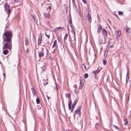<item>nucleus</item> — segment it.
Masks as SVG:
<instances>
[{
	"instance_id": "nucleus-1",
	"label": "nucleus",
	"mask_w": 131,
	"mask_h": 131,
	"mask_svg": "<svg viewBox=\"0 0 131 131\" xmlns=\"http://www.w3.org/2000/svg\"><path fill=\"white\" fill-rule=\"evenodd\" d=\"M12 32L11 31H6L4 32L3 35V42H6L3 47V49H9L11 50L12 49Z\"/></svg>"
},
{
	"instance_id": "nucleus-2",
	"label": "nucleus",
	"mask_w": 131,
	"mask_h": 131,
	"mask_svg": "<svg viewBox=\"0 0 131 131\" xmlns=\"http://www.w3.org/2000/svg\"><path fill=\"white\" fill-rule=\"evenodd\" d=\"M4 9L5 11L8 14V16L9 17L11 13V10L9 7V5L7 3H5L4 5Z\"/></svg>"
},
{
	"instance_id": "nucleus-3",
	"label": "nucleus",
	"mask_w": 131,
	"mask_h": 131,
	"mask_svg": "<svg viewBox=\"0 0 131 131\" xmlns=\"http://www.w3.org/2000/svg\"><path fill=\"white\" fill-rule=\"evenodd\" d=\"M41 51H38V56L40 58L43 57L44 56V49L43 48H41Z\"/></svg>"
},
{
	"instance_id": "nucleus-4",
	"label": "nucleus",
	"mask_w": 131,
	"mask_h": 131,
	"mask_svg": "<svg viewBox=\"0 0 131 131\" xmlns=\"http://www.w3.org/2000/svg\"><path fill=\"white\" fill-rule=\"evenodd\" d=\"M81 106L78 107L77 110L75 111V113L79 115H80L81 114Z\"/></svg>"
},
{
	"instance_id": "nucleus-5",
	"label": "nucleus",
	"mask_w": 131,
	"mask_h": 131,
	"mask_svg": "<svg viewBox=\"0 0 131 131\" xmlns=\"http://www.w3.org/2000/svg\"><path fill=\"white\" fill-rule=\"evenodd\" d=\"M121 32L120 31L117 30L115 32V34L116 35V38H118L121 35Z\"/></svg>"
},
{
	"instance_id": "nucleus-6",
	"label": "nucleus",
	"mask_w": 131,
	"mask_h": 131,
	"mask_svg": "<svg viewBox=\"0 0 131 131\" xmlns=\"http://www.w3.org/2000/svg\"><path fill=\"white\" fill-rule=\"evenodd\" d=\"M50 11H48L47 13H44L43 15L45 18L47 19H49L50 18V16L49 14Z\"/></svg>"
},
{
	"instance_id": "nucleus-7",
	"label": "nucleus",
	"mask_w": 131,
	"mask_h": 131,
	"mask_svg": "<svg viewBox=\"0 0 131 131\" xmlns=\"http://www.w3.org/2000/svg\"><path fill=\"white\" fill-rule=\"evenodd\" d=\"M14 2L15 3L17 4V6L19 5L22 3V0H14Z\"/></svg>"
},
{
	"instance_id": "nucleus-8",
	"label": "nucleus",
	"mask_w": 131,
	"mask_h": 131,
	"mask_svg": "<svg viewBox=\"0 0 131 131\" xmlns=\"http://www.w3.org/2000/svg\"><path fill=\"white\" fill-rule=\"evenodd\" d=\"M102 34L103 36L104 37H106L107 35V31L104 29L102 30Z\"/></svg>"
},
{
	"instance_id": "nucleus-9",
	"label": "nucleus",
	"mask_w": 131,
	"mask_h": 131,
	"mask_svg": "<svg viewBox=\"0 0 131 131\" xmlns=\"http://www.w3.org/2000/svg\"><path fill=\"white\" fill-rule=\"evenodd\" d=\"M50 31L48 30L45 33V35L48 37V39H49L50 38Z\"/></svg>"
},
{
	"instance_id": "nucleus-10",
	"label": "nucleus",
	"mask_w": 131,
	"mask_h": 131,
	"mask_svg": "<svg viewBox=\"0 0 131 131\" xmlns=\"http://www.w3.org/2000/svg\"><path fill=\"white\" fill-rule=\"evenodd\" d=\"M102 26L101 25H99L98 26L97 30V31L98 33H100L101 32L102 30Z\"/></svg>"
},
{
	"instance_id": "nucleus-11",
	"label": "nucleus",
	"mask_w": 131,
	"mask_h": 131,
	"mask_svg": "<svg viewBox=\"0 0 131 131\" xmlns=\"http://www.w3.org/2000/svg\"><path fill=\"white\" fill-rule=\"evenodd\" d=\"M42 36L41 35H39L38 37V43L40 44L41 43V41Z\"/></svg>"
},
{
	"instance_id": "nucleus-12",
	"label": "nucleus",
	"mask_w": 131,
	"mask_h": 131,
	"mask_svg": "<svg viewBox=\"0 0 131 131\" xmlns=\"http://www.w3.org/2000/svg\"><path fill=\"white\" fill-rule=\"evenodd\" d=\"M129 73L128 72V71H127V75H126V84L128 82L129 79Z\"/></svg>"
},
{
	"instance_id": "nucleus-13",
	"label": "nucleus",
	"mask_w": 131,
	"mask_h": 131,
	"mask_svg": "<svg viewBox=\"0 0 131 131\" xmlns=\"http://www.w3.org/2000/svg\"><path fill=\"white\" fill-rule=\"evenodd\" d=\"M82 70L84 71H86L87 69L86 68L84 64H83L82 65Z\"/></svg>"
},
{
	"instance_id": "nucleus-14",
	"label": "nucleus",
	"mask_w": 131,
	"mask_h": 131,
	"mask_svg": "<svg viewBox=\"0 0 131 131\" xmlns=\"http://www.w3.org/2000/svg\"><path fill=\"white\" fill-rule=\"evenodd\" d=\"M125 31L127 32H131L130 30V29L129 28H128L127 26H126L125 28Z\"/></svg>"
},
{
	"instance_id": "nucleus-15",
	"label": "nucleus",
	"mask_w": 131,
	"mask_h": 131,
	"mask_svg": "<svg viewBox=\"0 0 131 131\" xmlns=\"http://www.w3.org/2000/svg\"><path fill=\"white\" fill-rule=\"evenodd\" d=\"M99 72V71L98 70V68L97 70L95 71H93L92 72V73L94 74L95 76H96V75L98 74Z\"/></svg>"
},
{
	"instance_id": "nucleus-16",
	"label": "nucleus",
	"mask_w": 131,
	"mask_h": 131,
	"mask_svg": "<svg viewBox=\"0 0 131 131\" xmlns=\"http://www.w3.org/2000/svg\"><path fill=\"white\" fill-rule=\"evenodd\" d=\"M31 90L32 92V93L34 95H36V93L34 89L33 88H32L31 89Z\"/></svg>"
},
{
	"instance_id": "nucleus-17",
	"label": "nucleus",
	"mask_w": 131,
	"mask_h": 131,
	"mask_svg": "<svg viewBox=\"0 0 131 131\" xmlns=\"http://www.w3.org/2000/svg\"><path fill=\"white\" fill-rule=\"evenodd\" d=\"M8 51L7 49H6L3 51V53L5 55H6L8 53Z\"/></svg>"
},
{
	"instance_id": "nucleus-18",
	"label": "nucleus",
	"mask_w": 131,
	"mask_h": 131,
	"mask_svg": "<svg viewBox=\"0 0 131 131\" xmlns=\"http://www.w3.org/2000/svg\"><path fill=\"white\" fill-rule=\"evenodd\" d=\"M71 101H69V108L70 110L71 108Z\"/></svg>"
},
{
	"instance_id": "nucleus-19",
	"label": "nucleus",
	"mask_w": 131,
	"mask_h": 131,
	"mask_svg": "<svg viewBox=\"0 0 131 131\" xmlns=\"http://www.w3.org/2000/svg\"><path fill=\"white\" fill-rule=\"evenodd\" d=\"M28 43L29 42L28 39H26L25 42V45L26 46H27L28 45Z\"/></svg>"
},
{
	"instance_id": "nucleus-20",
	"label": "nucleus",
	"mask_w": 131,
	"mask_h": 131,
	"mask_svg": "<svg viewBox=\"0 0 131 131\" xmlns=\"http://www.w3.org/2000/svg\"><path fill=\"white\" fill-rule=\"evenodd\" d=\"M57 41L56 40H55L52 46V47L53 48L57 45Z\"/></svg>"
},
{
	"instance_id": "nucleus-21",
	"label": "nucleus",
	"mask_w": 131,
	"mask_h": 131,
	"mask_svg": "<svg viewBox=\"0 0 131 131\" xmlns=\"http://www.w3.org/2000/svg\"><path fill=\"white\" fill-rule=\"evenodd\" d=\"M112 40L111 39H109L108 40V46L110 45V44H112V41H111Z\"/></svg>"
},
{
	"instance_id": "nucleus-22",
	"label": "nucleus",
	"mask_w": 131,
	"mask_h": 131,
	"mask_svg": "<svg viewBox=\"0 0 131 131\" xmlns=\"http://www.w3.org/2000/svg\"><path fill=\"white\" fill-rule=\"evenodd\" d=\"M91 18V16L89 13H88V21H89Z\"/></svg>"
},
{
	"instance_id": "nucleus-23",
	"label": "nucleus",
	"mask_w": 131,
	"mask_h": 131,
	"mask_svg": "<svg viewBox=\"0 0 131 131\" xmlns=\"http://www.w3.org/2000/svg\"><path fill=\"white\" fill-rule=\"evenodd\" d=\"M73 8H74L76 10H77V6L75 4V3L73 4Z\"/></svg>"
},
{
	"instance_id": "nucleus-24",
	"label": "nucleus",
	"mask_w": 131,
	"mask_h": 131,
	"mask_svg": "<svg viewBox=\"0 0 131 131\" xmlns=\"http://www.w3.org/2000/svg\"><path fill=\"white\" fill-rule=\"evenodd\" d=\"M118 15H123V13L122 12L119 11L118 12Z\"/></svg>"
},
{
	"instance_id": "nucleus-25",
	"label": "nucleus",
	"mask_w": 131,
	"mask_h": 131,
	"mask_svg": "<svg viewBox=\"0 0 131 131\" xmlns=\"http://www.w3.org/2000/svg\"><path fill=\"white\" fill-rule=\"evenodd\" d=\"M124 121L125 122V125H126L128 123V121L126 119H125L124 120Z\"/></svg>"
},
{
	"instance_id": "nucleus-26",
	"label": "nucleus",
	"mask_w": 131,
	"mask_h": 131,
	"mask_svg": "<svg viewBox=\"0 0 131 131\" xmlns=\"http://www.w3.org/2000/svg\"><path fill=\"white\" fill-rule=\"evenodd\" d=\"M48 82L47 80H44L43 82V84L44 85H46L47 84Z\"/></svg>"
},
{
	"instance_id": "nucleus-27",
	"label": "nucleus",
	"mask_w": 131,
	"mask_h": 131,
	"mask_svg": "<svg viewBox=\"0 0 131 131\" xmlns=\"http://www.w3.org/2000/svg\"><path fill=\"white\" fill-rule=\"evenodd\" d=\"M36 103L38 104L39 103V99L37 98L36 99Z\"/></svg>"
},
{
	"instance_id": "nucleus-28",
	"label": "nucleus",
	"mask_w": 131,
	"mask_h": 131,
	"mask_svg": "<svg viewBox=\"0 0 131 131\" xmlns=\"http://www.w3.org/2000/svg\"><path fill=\"white\" fill-rule=\"evenodd\" d=\"M68 35L67 33H66L65 34V37L64 38V41H65V40L67 39V38L68 36Z\"/></svg>"
},
{
	"instance_id": "nucleus-29",
	"label": "nucleus",
	"mask_w": 131,
	"mask_h": 131,
	"mask_svg": "<svg viewBox=\"0 0 131 131\" xmlns=\"http://www.w3.org/2000/svg\"><path fill=\"white\" fill-rule=\"evenodd\" d=\"M103 64L105 65H106V64L107 62H106V60H105L103 59Z\"/></svg>"
},
{
	"instance_id": "nucleus-30",
	"label": "nucleus",
	"mask_w": 131,
	"mask_h": 131,
	"mask_svg": "<svg viewBox=\"0 0 131 131\" xmlns=\"http://www.w3.org/2000/svg\"><path fill=\"white\" fill-rule=\"evenodd\" d=\"M84 76L85 78H86L88 77V74L87 73H86L84 74Z\"/></svg>"
},
{
	"instance_id": "nucleus-31",
	"label": "nucleus",
	"mask_w": 131,
	"mask_h": 131,
	"mask_svg": "<svg viewBox=\"0 0 131 131\" xmlns=\"http://www.w3.org/2000/svg\"><path fill=\"white\" fill-rule=\"evenodd\" d=\"M113 126L116 129H118V130H119V128H118V127H117V126H116L114 125H113Z\"/></svg>"
},
{
	"instance_id": "nucleus-32",
	"label": "nucleus",
	"mask_w": 131,
	"mask_h": 131,
	"mask_svg": "<svg viewBox=\"0 0 131 131\" xmlns=\"http://www.w3.org/2000/svg\"><path fill=\"white\" fill-rule=\"evenodd\" d=\"M75 106V104H73L72 106V109H73Z\"/></svg>"
},
{
	"instance_id": "nucleus-33",
	"label": "nucleus",
	"mask_w": 131,
	"mask_h": 131,
	"mask_svg": "<svg viewBox=\"0 0 131 131\" xmlns=\"http://www.w3.org/2000/svg\"><path fill=\"white\" fill-rule=\"evenodd\" d=\"M58 28V27L56 28L54 30V31H58L59 29Z\"/></svg>"
},
{
	"instance_id": "nucleus-34",
	"label": "nucleus",
	"mask_w": 131,
	"mask_h": 131,
	"mask_svg": "<svg viewBox=\"0 0 131 131\" xmlns=\"http://www.w3.org/2000/svg\"><path fill=\"white\" fill-rule=\"evenodd\" d=\"M66 96L67 97H68L69 98H70V95L69 94H66Z\"/></svg>"
},
{
	"instance_id": "nucleus-35",
	"label": "nucleus",
	"mask_w": 131,
	"mask_h": 131,
	"mask_svg": "<svg viewBox=\"0 0 131 131\" xmlns=\"http://www.w3.org/2000/svg\"><path fill=\"white\" fill-rule=\"evenodd\" d=\"M82 88V86L81 85H80V86H79V89H81Z\"/></svg>"
},
{
	"instance_id": "nucleus-36",
	"label": "nucleus",
	"mask_w": 131,
	"mask_h": 131,
	"mask_svg": "<svg viewBox=\"0 0 131 131\" xmlns=\"http://www.w3.org/2000/svg\"><path fill=\"white\" fill-rule=\"evenodd\" d=\"M83 2L85 4H87L86 1V0H82Z\"/></svg>"
},
{
	"instance_id": "nucleus-37",
	"label": "nucleus",
	"mask_w": 131,
	"mask_h": 131,
	"mask_svg": "<svg viewBox=\"0 0 131 131\" xmlns=\"http://www.w3.org/2000/svg\"><path fill=\"white\" fill-rule=\"evenodd\" d=\"M56 89L58 90L59 89V87L57 84H56Z\"/></svg>"
},
{
	"instance_id": "nucleus-38",
	"label": "nucleus",
	"mask_w": 131,
	"mask_h": 131,
	"mask_svg": "<svg viewBox=\"0 0 131 131\" xmlns=\"http://www.w3.org/2000/svg\"><path fill=\"white\" fill-rule=\"evenodd\" d=\"M48 8H49V11H50V10H51V7L50 6H48V8H47V9H48Z\"/></svg>"
},
{
	"instance_id": "nucleus-39",
	"label": "nucleus",
	"mask_w": 131,
	"mask_h": 131,
	"mask_svg": "<svg viewBox=\"0 0 131 131\" xmlns=\"http://www.w3.org/2000/svg\"><path fill=\"white\" fill-rule=\"evenodd\" d=\"M78 100V97H77V98H76V101H75V102H76V104L77 103Z\"/></svg>"
},
{
	"instance_id": "nucleus-40",
	"label": "nucleus",
	"mask_w": 131,
	"mask_h": 131,
	"mask_svg": "<svg viewBox=\"0 0 131 131\" xmlns=\"http://www.w3.org/2000/svg\"><path fill=\"white\" fill-rule=\"evenodd\" d=\"M72 2L73 4L75 3V0H72Z\"/></svg>"
},
{
	"instance_id": "nucleus-41",
	"label": "nucleus",
	"mask_w": 131,
	"mask_h": 131,
	"mask_svg": "<svg viewBox=\"0 0 131 131\" xmlns=\"http://www.w3.org/2000/svg\"><path fill=\"white\" fill-rule=\"evenodd\" d=\"M29 51V49H27L26 50V52L27 53H28Z\"/></svg>"
},
{
	"instance_id": "nucleus-42",
	"label": "nucleus",
	"mask_w": 131,
	"mask_h": 131,
	"mask_svg": "<svg viewBox=\"0 0 131 131\" xmlns=\"http://www.w3.org/2000/svg\"><path fill=\"white\" fill-rule=\"evenodd\" d=\"M114 47V46L113 45H111L110 47V48H112Z\"/></svg>"
},
{
	"instance_id": "nucleus-43",
	"label": "nucleus",
	"mask_w": 131,
	"mask_h": 131,
	"mask_svg": "<svg viewBox=\"0 0 131 131\" xmlns=\"http://www.w3.org/2000/svg\"><path fill=\"white\" fill-rule=\"evenodd\" d=\"M58 28H59V29H62V28L63 29V28H61V27H58Z\"/></svg>"
},
{
	"instance_id": "nucleus-44",
	"label": "nucleus",
	"mask_w": 131,
	"mask_h": 131,
	"mask_svg": "<svg viewBox=\"0 0 131 131\" xmlns=\"http://www.w3.org/2000/svg\"><path fill=\"white\" fill-rule=\"evenodd\" d=\"M66 131H71L69 129H68L67 130H66Z\"/></svg>"
},
{
	"instance_id": "nucleus-45",
	"label": "nucleus",
	"mask_w": 131,
	"mask_h": 131,
	"mask_svg": "<svg viewBox=\"0 0 131 131\" xmlns=\"http://www.w3.org/2000/svg\"><path fill=\"white\" fill-rule=\"evenodd\" d=\"M7 26L5 27V28H6L7 27V28H8V27L7 26L8 25L7 24Z\"/></svg>"
},
{
	"instance_id": "nucleus-46",
	"label": "nucleus",
	"mask_w": 131,
	"mask_h": 131,
	"mask_svg": "<svg viewBox=\"0 0 131 131\" xmlns=\"http://www.w3.org/2000/svg\"><path fill=\"white\" fill-rule=\"evenodd\" d=\"M115 16H116V17H117V18H118V16H117V15H115Z\"/></svg>"
},
{
	"instance_id": "nucleus-47",
	"label": "nucleus",
	"mask_w": 131,
	"mask_h": 131,
	"mask_svg": "<svg viewBox=\"0 0 131 131\" xmlns=\"http://www.w3.org/2000/svg\"><path fill=\"white\" fill-rule=\"evenodd\" d=\"M73 34H74V36H75V32H73Z\"/></svg>"
},
{
	"instance_id": "nucleus-48",
	"label": "nucleus",
	"mask_w": 131,
	"mask_h": 131,
	"mask_svg": "<svg viewBox=\"0 0 131 131\" xmlns=\"http://www.w3.org/2000/svg\"><path fill=\"white\" fill-rule=\"evenodd\" d=\"M47 98H48V100H49V99H50L49 97L48 96H47Z\"/></svg>"
},
{
	"instance_id": "nucleus-49",
	"label": "nucleus",
	"mask_w": 131,
	"mask_h": 131,
	"mask_svg": "<svg viewBox=\"0 0 131 131\" xmlns=\"http://www.w3.org/2000/svg\"><path fill=\"white\" fill-rule=\"evenodd\" d=\"M70 20L71 21V19H70ZM69 23H70V24L71 23V21H70H70H69Z\"/></svg>"
},
{
	"instance_id": "nucleus-50",
	"label": "nucleus",
	"mask_w": 131,
	"mask_h": 131,
	"mask_svg": "<svg viewBox=\"0 0 131 131\" xmlns=\"http://www.w3.org/2000/svg\"><path fill=\"white\" fill-rule=\"evenodd\" d=\"M80 84H81V81H80Z\"/></svg>"
},
{
	"instance_id": "nucleus-51",
	"label": "nucleus",
	"mask_w": 131,
	"mask_h": 131,
	"mask_svg": "<svg viewBox=\"0 0 131 131\" xmlns=\"http://www.w3.org/2000/svg\"><path fill=\"white\" fill-rule=\"evenodd\" d=\"M75 114L74 115V117H75Z\"/></svg>"
},
{
	"instance_id": "nucleus-52",
	"label": "nucleus",
	"mask_w": 131,
	"mask_h": 131,
	"mask_svg": "<svg viewBox=\"0 0 131 131\" xmlns=\"http://www.w3.org/2000/svg\"><path fill=\"white\" fill-rule=\"evenodd\" d=\"M73 110V109H72V110H71V112H72V110Z\"/></svg>"
},
{
	"instance_id": "nucleus-53",
	"label": "nucleus",
	"mask_w": 131,
	"mask_h": 131,
	"mask_svg": "<svg viewBox=\"0 0 131 131\" xmlns=\"http://www.w3.org/2000/svg\"><path fill=\"white\" fill-rule=\"evenodd\" d=\"M5 74L4 73H3V75H5Z\"/></svg>"
},
{
	"instance_id": "nucleus-54",
	"label": "nucleus",
	"mask_w": 131,
	"mask_h": 131,
	"mask_svg": "<svg viewBox=\"0 0 131 131\" xmlns=\"http://www.w3.org/2000/svg\"><path fill=\"white\" fill-rule=\"evenodd\" d=\"M130 113L131 114V110L130 111Z\"/></svg>"
},
{
	"instance_id": "nucleus-55",
	"label": "nucleus",
	"mask_w": 131,
	"mask_h": 131,
	"mask_svg": "<svg viewBox=\"0 0 131 131\" xmlns=\"http://www.w3.org/2000/svg\"><path fill=\"white\" fill-rule=\"evenodd\" d=\"M130 81L131 83V80H130Z\"/></svg>"
}]
</instances>
